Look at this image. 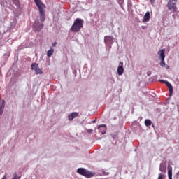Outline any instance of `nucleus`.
I'll return each mask as SVG.
<instances>
[{"label": "nucleus", "instance_id": "9d476101", "mask_svg": "<svg viewBox=\"0 0 179 179\" xmlns=\"http://www.w3.org/2000/svg\"><path fill=\"white\" fill-rule=\"evenodd\" d=\"M78 115H79V113H76V112H73V113H71L69 115V121H72V120H73V118H76V117H78Z\"/></svg>", "mask_w": 179, "mask_h": 179}, {"label": "nucleus", "instance_id": "412c9836", "mask_svg": "<svg viewBox=\"0 0 179 179\" xmlns=\"http://www.w3.org/2000/svg\"><path fill=\"white\" fill-rule=\"evenodd\" d=\"M164 177V175H163L162 173H160V174L159 175V177H158L157 179H163Z\"/></svg>", "mask_w": 179, "mask_h": 179}, {"label": "nucleus", "instance_id": "f8f14e48", "mask_svg": "<svg viewBox=\"0 0 179 179\" xmlns=\"http://www.w3.org/2000/svg\"><path fill=\"white\" fill-rule=\"evenodd\" d=\"M98 128H99V129L100 131H101V128H104V129L101 131V134L102 135H104L105 134H106L107 129H106V124L100 125V126H99Z\"/></svg>", "mask_w": 179, "mask_h": 179}, {"label": "nucleus", "instance_id": "423d86ee", "mask_svg": "<svg viewBox=\"0 0 179 179\" xmlns=\"http://www.w3.org/2000/svg\"><path fill=\"white\" fill-rule=\"evenodd\" d=\"M160 82H162V83H165V85L167 86L169 90V96L170 97H171V96H173V85H171V84L169 83V81H166L164 80H161Z\"/></svg>", "mask_w": 179, "mask_h": 179}, {"label": "nucleus", "instance_id": "f3484780", "mask_svg": "<svg viewBox=\"0 0 179 179\" xmlns=\"http://www.w3.org/2000/svg\"><path fill=\"white\" fill-rule=\"evenodd\" d=\"M52 54H54V48H50V49L47 52V55L48 57H51Z\"/></svg>", "mask_w": 179, "mask_h": 179}, {"label": "nucleus", "instance_id": "cd10ccee", "mask_svg": "<svg viewBox=\"0 0 179 179\" xmlns=\"http://www.w3.org/2000/svg\"><path fill=\"white\" fill-rule=\"evenodd\" d=\"M113 139H115V136H113Z\"/></svg>", "mask_w": 179, "mask_h": 179}, {"label": "nucleus", "instance_id": "4be33fe9", "mask_svg": "<svg viewBox=\"0 0 179 179\" xmlns=\"http://www.w3.org/2000/svg\"><path fill=\"white\" fill-rule=\"evenodd\" d=\"M13 179H20V177H17V176L13 178Z\"/></svg>", "mask_w": 179, "mask_h": 179}, {"label": "nucleus", "instance_id": "7c9ffc66", "mask_svg": "<svg viewBox=\"0 0 179 179\" xmlns=\"http://www.w3.org/2000/svg\"><path fill=\"white\" fill-rule=\"evenodd\" d=\"M119 1H122V0H119Z\"/></svg>", "mask_w": 179, "mask_h": 179}, {"label": "nucleus", "instance_id": "aec40b11", "mask_svg": "<svg viewBox=\"0 0 179 179\" xmlns=\"http://www.w3.org/2000/svg\"><path fill=\"white\" fill-rule=\"evenodd\" d=\"M159 65H161V66L162 67L166 66V62H164V59H161Z\"/></svg>", "mask_w": 179, "mask_h": 179}, {"label": "nucleus", "instance_id": "393cba45", "mask_svg": "<svg viewBox=\"0 0 179 179\" xmlns=\"http://www.w3.org/2000/svg\"><path fill=\"white\" fill-rule=\"evenodd\" d=\"M1 179H6V175H4Z\"/></svg>", "mask_w": 179, "mask_h": 179}, {"label": "nucleus", "instance_id": "f03ea898", "mask_svg": "<svg viewBox=\"0 0 179 179\" xmlns=\"http://www.w3.org/2000/svg\"><path fill=\"white\" fill-rule=\"evenodd\" d=\"M83 28V20L77 18L74 20L73 25L71 26V30L73 33H78L80 31V29Z\"/></svg>", "mask_w": 179, "mask_h": 179}, {"label": "nucleus", "instance_id": "5701e85b", "mask_svg": "<svg viewBox=\"0 0 179 179\" xmlns=\"http://www.w3.org/2000/svg\"><path fill=\"white\" fill-rule=\"evenodd\" d=\"M150 1L152 3V5H153V3H155V0H150Z\"/></svg>", "mask_w": 179, "mask_h": 179}, {"label": "nucleus", "instance_id": "f257e3e1", "mask_svg": "<svg viewBox=\"0 0 179 179\" xmlns=\"http://www.w3.org/2000/svg\"><path fill=\"white\" fill-rule=\"evenodd\" d=\"M34 2L39 10V17L41 22H44L45 20V4L41 1V0H34Z\"/></svg>", "mask_w": 179, "mask_h": 179}, {"label": "nucleus", "instance_id": "dca6fc26", "mask_svg": "<svg viewBox=\"0 0 179 179\" xmlns=\"http://www.w3.org/2000/svg\"><path fill=\"white\" fill-rule=\"evenodd\" d=\"M31 68L32 71H36L38 68V64L33 63L31 65Z\"/></svg>", "mask_w": 179, "mask_h": 179}, {"label": "nucleus", "instance_id": "1a4fd4ad", "mask_svg": "<svg viewBox=\"0 0 179 179\" xmlns=\"http://www.w3.org/2000/svg\"><path fill=\"white\" fill-rule=\"evenodd\" d=\"M149 20H150V13H149V11L146 12V13L145 14L144 17H143V23H147V22H149Z\"/></svg>", "mask_w": 179, "mask_h": 179}, {"label": "nucleus", "instance_id": "a878e982", "mask_svg": "<svg viewBox=\"0 0 179 179\" xmlns=\"http://www.w3.org/2000/svg\"><path fill=\"white\" fill-rule=\"evenodd\" d=\"M171 1L172 2H177L178 0H169Z\"/></svg>", "mask_w": 179, "mask_h": 179}, {"label": "nucleus", "instance_id": "b1692460", "mask_svg": "<svg viewBox=\"0 0 179 179\" xmlns=\"http://www.w3.org/2000/svg\"><path fill=\"white\" fill-rule=\"evenodd\" d=\"M55 45H57V42L52 43V47H55Z\"/></svg>", "mask_w": 179, "mask_h": 179}, {"label": "nucleus", "instance_id": "0eeeda50", "mask_svg": "<svg viewBox=\"0 0 179 179\" xmlns=\"http://www.w3.org/2000/svg\"><path fill=\"white\" fill-rule=\"evenodd\" d=\"M117 73L120 76L124 73V63L120 62L117 68Z\"/></svg>", "mask_w": 179, "mask_h": 179}, {"label": "nucleus", "instance_id": "20e7f679", "mask_svg": "<svg viewBox=\"0 0 179 179\" xmlns=\"http://www.w3.org/2000/svg\"><path fill=\"white\" fill-rule=\"evenodd\" d=\"M43 27H44V24L40 23L39 21H36L33 25L34 31H41Z\"/></svg>", "mask_w": 179, "mask_h": 179}, {"label": "nucleus", "instance_id": "39448f33", "mask_svg": "<svg viewBox=\"0 0 179 179\" xmlns=\"http://www.w3.org/2000/svg\"><path fill=\"white\" fill-rule=\"evenodd\" d=\"M167 8L169 10H172V12L177 11V6H176V3L172 2L171 1H169Z\"/></svg>", "mask_w": 179, "mask_h": 179}, {"label": "nucleus", "instance_id": "4468645a", "mask_svg": "<svg viewBox=\"0 0 179 179\" xmlns=\"http://www.w3.org/2000/svg\"><path fill=\"white\" fill-rule=\"evenodd\" d=\"M159 170L162 173H166L167 169L166 168V166H164V164H161L159 166Z\"/></svg>", "mask_w": 179, "mask_h": 179}, {"label": "nucleus", "instance_id": "c756f323", "mask_svg": "<svg viewBox=\"0 0 179 179\" xmlns=\"http://www.w3.org/2000/svg\"><path fill=\"white\" fill-rule=\"evenodd\" d=\"M106 176H108V173H106Z\"/></svg>", "mask_w": 179, "mask_h": 179}, {"label": "nucleus", "instance_id": "bb28decb", "mask_svg": "<svg viewBox=\"0 0 179 179\" xmlns=\"http://www.w3.org/2000/svg\"><path fill=\"white\" fill-rule=\"evenodd\" d=\"M113 139H115V136H113Z\"/></svg>", "mask_w": 179, "mask_h": 179}, {"label": "nucleus", "instance_id": "2eb2a0df", "mask_svg": "<svg viewBox=\"0 0 179 179\" xmlns=\"http://www.w3.org/2000/svg\"><path fill=\"white\" fill-rule=\"evenodd\" d=\"M168 177L169 179H173V169L171 168L168 169Z\"/></svg>", "mask_w": 179, "mask_h": 179}, {"label": "nucleus", "instance_id": "c85d7f7f", "mask_svg": "<svg viewBox=\"0 0 179 179\" xmlns=\"http://www.w3.org/2000/svg\"><path fill=\"white\" fill-rule=\"evenodd\" d=\"M93 122H96V120H94Z\"/></svg>", "mask_w": 179, "mask_h": 179}, {"label": "nucleus", "instance_id": "6ab92c4d", "mask_svg": "<svg viewBox=\"0 0 179 179\" xmlns=\"http://www.w3.org/2000/svg\"><path fill=\"white\" fill-rule=\"evenodd\" d=\"M145 127H150L152 125V121H150V120H145Z\"/></svg>", "mask_w": 179, "mask_h": 179}, {"label": "nucleus", "instance_id": "7ed1b4c3", "mask_svg": "<svg viewBox=\"0 0 179 179\" xmlns=\"http://www.w3.org/2000/svg\"><path fill=\"white\" fill-rule=\"evenodd\" d=\"M77 173L81 176H84V177H86L87 178H91V177L94 176L93 173H92L90 171L86 170L85 168H78L77 169Z\"/></svg>", "mask_w": 179, "mask_h": 179}, {"label": "nucleus", "instance_id": "9b49d317", "mask_svg": "<svg viewBox=\"0 0 179 179\" xmlns=\"http://www.w3.org/2000/svg\"><path fill=\"white\" fill-rule=\"evenodd\" d=\"M166 52V50L162 49L159 50L158 55H160L161 59L166 58V55L164 54Z\"/></svg>", "mask_w": 179, "mask_h": 179}, {"label": "nucleus", "instance_id": "a211bd4d", "mask_svg": "<svg viewBox=\"0 0 179 179\" xmlns=\"http://www.w3.org/2000/svg\"><path fill=\"white\" fill-rule=\"evenodd\" d=\"M35 73L36 75H41L43 73V69L38 67V69L35 70Z\"/></svg>", "mask_w": 179, "mask_h": 179}, {"label": "nucleus", "instance_id": "ddd939ff", "mask_svg": "<svg viewBox=\"0 0 179 179\" xmlns=\"http://www.w3.org/2000/svg\"><path fill=\"white\" fill-rule=\"evenodd\" d=\"M5 108V101H3L2 103H0V115L3 113Z\"/></svg>", "mask_w": 179, "mask_h": 179}, {"label": "nucleus", "instance_id": "6e6552de", "mask_svg": "<svg viewBox=\"0 0 179 179\" xmlns=\"http://www.w3.org/2000/svg\"><path fill=\"white\" fill-rule=\"evenodd\" d=\"M114 41V38H113V36H106L104 37V43L105 44H113Z\"/></svg>", "mask_w": 179, "mask_h": 179}]
</instances>
